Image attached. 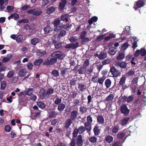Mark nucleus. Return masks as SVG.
<instances>
[{"label": "nucleus", "instance_id": "obj_30", "mask_svg": "<svg viewBox=\"0 0 146 146\" xmlns=\"http://www.w3.org/2000/svg\"><path fill=\"white\" fill-rule=\"evenodd\" d=\"M125 54L123 52H120L119 55L117 56L116 59L117 60H120L123 59L125 57Z\"/></svg>", "mask_w": 146, "mask_h": 146}, {"label": "nucleus", "instance_id": "obj_41", "mask_svg": "<svg viewBox=\"0 0 146 146\" xmlns=\"http://www.w3.org/2000/svg\"><path fill=\"white\" fill-rule=\"evenodd\" d=\"M60 20L59 18H57L54 21L53 24L54 27L59 26L60 25Z\"/></svg>", "mask_w": 146, "mask_h": 146}, {"label": "nucleus", "instance_id": "obj_39", "mask_svg": "<svg viewBox=\"0 0 146 146\" xmlns=\"http://www.w3.org/2000/svg\"><path fill=\"white\" fill-rule=\"evenodd\" d=\"M114 96L112 94H110L106 99V101L108 102L111 101L113 99Z\"/></svg>", "mask_w": 146, "mask_h": 146}, {"label": "nucleus", "instance_id": "obj_24", "mask_svg": "<svg viewBox=\"0 0 146 146\" xmlns=\"http://www.w3.org/2000/svg\"><path fill=\"white\" fill-rule=\"evenodd\" d=\"M36 104L42 110L45 109L46 107L45 104L42 101H39L37 102Z\"/></svg>", "mask_w": 146, "mask_h": 146}, {"label": "nucleus", "instance_id": "obj_52", "mask_svg": "<svg viewBox=\"0 0 146 146\" xmlns=\"http://www.w3.org/2000/svg\"><path fill=\"white\" fill-rule=\"evenodd\" d=\"M54 44L55 48L57 49H59L62 46V42H59Z\"/></svg>", "mask_w": 146, "mask_h": 146}, {"label": "nucleus", "instance_id": "obj_1", "mask_svg": "<svg viewBox=\"0 0 146 146\" xmlns=\"http://www.w3.org/2000/svg\"><path fill=\"white\" fill-rule=\"evenodd\" d=\"M145 103L146 101L145 100H140L139 99H137L134 101L133 103L134 108L135 110H138L145 106Z\"/></svg>", "mask_w": 146, "mask_h": 146}, {"label": "nucleus", "instance_id": "obj_49", "mask_svg": "<svg viewBox=\"0 0 146 146\" xmlns=\"http://www.w3.org/2000/svg\"><path fill=\"white\" fill-rule=\"evenodd\" d=\"M72 25L71 24L67 23L66 24H64L62 25V29H67L69 28H70Z\"/></svg>", "mask_w": 146, "mask_h": 146}, {"label": "nucleus", "instance_id": "obj_59", "mask_svg": "<svg viewBox=\"0 0 146 146\" xmlns=\"http://www.w3.org/2000/svg\"><path fill=\"white\" fill-rule=\"evenodd\" d=\"M14 73L13 70L9 71L7 74V76L9 78L13 77L14 75Z\"/></svg>", "mask_w": 146, "mask_h": 146}, {"label": "nucleus", "instance_id": "obj_18", "mask_svg": "<svg viewBox=\"0 0 146 146\" xmlns=\"http://www.w3.org/2000/svg\"><path fill=\"white\" fill-rule=\"evenodd\" d=\"M56 7L54 6H51L48 8L46 11V13L48 15L56 11Z\"/></svg>", "mask_w": 146, "mask_h": 146}, {"label": "nucleus", "instance_id": "obj_7", "mask_svg": "<svg viewBox=\"0 0 146 146\" xmlns=\"http://www.w3.org/2000/svg\"><path fill=\"white\" fill-rule=\"evenodd\" d=\"M130 131L129 130H125L123 132L118 133L117 135V137L118 139H121L124 136L127 137L128 136L130 135Z\"/></svg>", "mask_w": 146, "mask_h": 146}, {"label": "nucleus", "instance_id": "obj_58", "mask_svg": "<svg viewBox=\"0 0 146 146\" xmlns=\"http://www.w3.org/2000/svg\"><path fill=\"white\" fill-rule=\"evenodd\" d=\"M29 22V20L27 19H23L20 20L18 22L19 23H27Z\"/></svg>", "mask_w": 146, "mask_h": 146}, {"label": "nucleus", "instance_id": "obj_37", "mask_svg": "<svg viewBox=\"0 0 146 146\" xmlns=\"http://www.w3.org/2000/svg\"><path fill=\"white\" fill-rule=\"evenodd\" d=\"M118 65L122 68H125L127 67V63L125 62H119L118 64Z\"/></svg>", "mask_w": 146, "mask_h": 146}, {"label": "nucleus", "instance_id": "obj_46", "mask_svg": "<svg viewBox=\"0 0 146 146\" xmlns=\"http://www.w3.org/2000/svg\"><path fill=\"white\" fill-rule=\"evenodd\" d=\"M86 129L85 127L83 126H81L78 129V132L80 134L84 132Z\"/></svg>", "mask_w": 146, "mask_h": 146}, {"label": "nucleus", "instance_id": "obj_40", "mask_svg": "<svg viewBox=\"0 0 146 146\" xmlns=\"http://www.w3.org/2000/svg\"><path fill=\"white\" fill-rule=\"evenodd\" d=\"M79 43L78 42H76L75 43H72L70 44L71 48L72 49H74L77 48L79 46Z\"/></svg>", "mask_w": 146, "mask_h": 146}, {"label": "nucleus", "instance_id": "obj_21", "mask_svg": "<svg viewBox=\"0 0 146 146\" xmlns=\"http://www.w3.org/2000/svg\"><path fill=\"white\" fill-rule=\"evenodd\" d=\"M40 40L39 38L35 37L31 40V43L33 45H35L37 44L40 42Z\"/></svg>", "mask_w": 146, "mask_h": 146}, {"label": "nucleus", "instance_id": "obj_9", "mask_svg": "<svg viewBox=\"0 0 146 146\" xmlns=\"http://www.w3.org/2000/svg\"><path fill=\"white\" fill-rule=\"evenodd\" d=\"M121 113H123L124 115H127L129 112V110L127 108V106L125 104L122 105L120 108Z\"/></svg>", "mask_w": 146, "mask_h": 146}, {"label": "nucleus", "instance_id": "obj_25", "mask_svg": "<svg viewBox=\"0 0 146 146\" xmlns=\"http://www.w3.org/2000/svg\"><path fill=\"white\" fill-rule=\"evenodd\" d=\"M133 39L134 41L132 43V45L131 47L132 48L135 49L138 46L137 44V42L138 40L136 37H133Z\"/></svg>", "mask_w": 146, "mask_h": 146}, {"label": "nucleus", "instance_id": "obj_29", "mask_svg": "<svg viewBox=\"0 0 146 146\" xmlns=\"http://www.w3.org/2000/svg\"><path fill=\"white\" fill-rule=\"evenodd\" d=\"M98 58L100 59H103L106 58L107 54L106 53L101 52L98 55Z\"/></svg>", "mask_w": 146, "mask_h": 146}, {"label": "nucleus", "instance_id": "obj_43", "mask_svg": "<svg viewBox=\"0 0 146 146\" xmlns=\"http://www.w3.org/2000/svg\"><path fill=\"white\" fill-rule=\"evenodd\" d=\"M87 109L86 106H81L80 108V111L82 114L85 113L87 111Z\"/></svg>", "mask_w": 146, "mask_h": 146}, {"label": "nucleus", "instance_id": "obj_62", "mask_svg": "<svg viewBox=\"0 0 146 146\" xmlns=\"http://www.w3.org/2000/svg\"><path fill=\"white\" fill-rule=\"evenodd\" d=\"M135 74V72L134 71L131 70L129 72H128L127 74L129 76H132Z\"/></svg>", "mask_w": 146, "mask_h": 146}, {"label": "nucleus", "instance_id": "obj_16", "mask_svg": "<svg viewBox=\"0 0 146 146\" xmlns=\"http://www.w3.org/2000/svg\"><path fill=\"white\" fill-rule=\"evenodd\" d=\"M68 69L67 68L63 67L60 68H59V70L60 71V73L63 77H65V75L68 74V72L67 71Z\"/></svg>", "mask_w": 146, "mask_h": 146}, {"label": "nucleus", "instance_id": "obj_2", "mask_svg": "<svg viewBox=\"0 0 146 146\" xmlns=\"http://www.w3.org/2000/svg\"><path fill=\"white\" fill-rule=\"evenodd\" d=\"M72 70L75 73H77L78 72L79 74H83L85 73L86 68L77 64L75 67Z\"/></svg>", "mask_w": 146, "mask_h": 146}, {"label": "nucleus", "instance_id": "obj_35", "mask_svg": "<svg viewBox=\"0 0 146 146\" xmlns=\"http://www.w3.org/2000/svg\"><path fill=\"white\" fill-rule=\"evenodd\" d=\"M51 74L53 75V77H54L55 78H56L57 79V77L59 76V73L58 71L56 70H54L52 71L51 72Z\"/></svg>", "mask_w": 146, "mask_h": 146}, {"label": "nucleus", "instance_id": "obj_10", "mask_svg": "<svg viewBox=\"0 0 146 146\" xmlns=\"http://www.w3.org/2000/svg\"><path fill=\"white\" fill-rule=\"evenodd\" d=\"M44 33L51 35L53 34V30L49 26L47 25L44 29Z\"/></svg>", "mask_w": 146, "mask_h": 146}, {"label": "nucleus", "instance_id": "obj_56", "mask_svg": "<svg viewBox=\"0 0 146 146\" xmlns=\"http://www.w3.org/2000/svg\"><path fill=\"white\" fill-rule=\"evenodd\" d=\"M62 102V99L61 98H59L58 97L56 99L54 102V103L56 105H58L60 103Z\"/></svg>", "mask_w": 146, "mask_h": 146}, {"label": "nucleus", "instance_id": "obj_64", "mask_svg": "<svg viewBox=\"0 0 146 146\" xmlns=\"http://www.w3.org/2000/svg\"><path fill=\"white\" fill-rule=\"evenodd\" d=\"M94 132L95 135H97L99 134L100 133V130L98 129V127H95L94 129Z\"/></svg>", "mask_w": 146, "mask_h": 146}, {"label": "nucleus", "instance_id": "obj_32", "mask_svg": "<svg viewBox=\"0 0 146 146\" xmlns=\"http://www.w3.org/2000/svg\"><path fill=\"white\" fill-rule=\"evenodd\" d=\"M42 11L40 9L36 10L35 9L33 12V15L35 16H39L42 13Z\"/></svg>", "mask_w": 146, "mask_h": 146}, {"label": "nucleus", "instance_id": "obj_44", "mask_svg": "<svg viewBox=\"0 0 146 146\" xmlns=\"http://www.w3.org/2000/svg\"><path fill=\"white\" fill-rule=\"evenodd\" d=\"M66 34V31L64 30H62L60 31L58 35L60 38H62Z\"/></svg>", "mask_w": 146, "mask_h": 146}, {"label": "nucleus", "instance_id": "obj_28", "mask_svg": "<svg viewBox=\"0 0 146 146\" xmlns=\"http://www.w3.org/2000/svg\"><path fill=\"white\" fill-rule=\"evenodd\" d=\"M113 137L110 135H108L105 137V139L106 142L108 143H111L113 140Z\"/></svg>", "mask_w": 146, "mask_h": 146}, {"label": "nucleus", "instance_id": "obj_5", "mask_svg": "<svg viewBox=\"0 0 146 146\" xmlns=\"http://www.w3.org/2000/svg\"><path fill=\"white\" fill-rule=\"evenodd\" d=\"M39 97L40 99L43 100L44 99H47L48 98L47 94L46 91L43 88H41L39 92Z\"/></svg>", "mask_w": 146, "mask_h": 146}, {"label": "nucleus", "instance_id": "obj_4", "mask_svg": "<svg viewBox=\"0 0 146 146\" xmlns=\"http://www.w3.org/2000/svg\"><path fill=\"white\" fill-rule=\"evenodd\" d=\"M57 61V59L54 57H52L51 58H50L48 57L46 61H45L43 64L44 65H52L54 64Z\"/></svg>", "mask_w": 146, "mask_h": 146}, {"label": "nucleus", "instance_id": "obj_12", "mask_svg": "<svg viewBox=\"0 0 146 146\" xmlns=\"http://www.w3.org/2000/svg\"><path fill=\"white\" fill-rule=\"evenodd\" d=\"M51 39L52 41V43L55 44L60 40V38L58 35L55 34L52 36Z\"/></svg>", "mask_w": 146, "mask_h": 146}, {"label": "nucleus", "instance_id": "obj_61", "mask_svg": "<svg viewBox=\"0 0 146 146\" xmlns=\"http://www.w3.org/2000/svg\"><path fill=\"white\" fill-rule=\"evenodd\" d=\"M89 64V60L87 59L84 62L83 67L86 68Z\"/></svg>", "mask_w": 146, "mask_h": 146}, {"label": "nucleus", "instance_id": "obj_11", "mask_svg": "<svg viewBox=\"0 0 146 146\" xmlns=\"http://www.w3.org/2000/svg\"><path fill=\"white\" fill-rule=\"evenodd\" d=\"M85 84L79 83L78 84V88L79 91L81 92H84L86 90L87 87Z\"/></svg>", "mask_w": 146, "mask_h": 146}, {"label": "nucleus", "instance_id": "obj_57", "mask_svg": "<svg viewBox=\"0 0 146 146\" xmlns=\"http://www.w3.org/2000/svg\"><path fill=\"white\" fill-rule=\"evenodd\" d=\"M77 80H76L74 79H72L70 80V85L71 86H74L76 84Z\"/></svg>", "mask_w": 146, "mask_h": 146}, {"label": "nucleus", "instance_id": "obj_26", "mask_svg": "<svg viewBox=\"0 0 146 146\" xmlns=\"http://www.w3.org/2000/svg\"><path fill=\"white\" fill-rule=\"evenodd\" d=\"M43 62V60L42 59L40 58L37 59L33 63V64L35 66H38L41 64Z\"/></svg>", "mask_w": 146, "mask_h": 146}, {"label": "nucleus", "instance_id": "obj_36", "mask_svg": "<svg viewBox=\"0 0 146 146\" xmlns=\"http://www.w3.org/2000/svg\"><path fill=\"white\" fill-rule=\"evenodd\" d=\"M111 80L109 79H106L105 82V84L106 88H109L111 86Z\"/></svg>", "mask_w": 146, "mask_h": 146}, {"label": "nucleus", "instance_id": "obj_63", "mask_svg": "<svg viewBox=\"0 0 146 146\" xmlns=\"http://www.w3.org/2000/svg\"><path fill=\"white\" fill-rule=\"evenodd\" d=\"M98 79L97 76H94L92 78V81L94 83H96L98 82Z\"/></svg>", "mask_w": 146, "mask_h": 146}, {"label": "nucleus", "instance_id": "obj_34", "mask_svg": "<svg viewBox=\"0 0 146 146\" xmlns=\"http://www.w3.org/2000/svg\"><path fill=\"white\" fill-rule=\"evenodd\" d=\"M126 78L125 77L123 76L121 78L119 83V85L120 86L124 85L125 84Z\"/></svg>", "mask_w": 146, "mask_h": 146}, {"label": "nucleus", "instance_id": "obj_50", "mask_svg": "<svg viewBox=\"0 0 146 146\" xmlns=\"http://www.w3.org/2000/svg\"><path fill=\"white\" fill-rule=\"evenodd\" d=\"M6 86V83L4 81H3L1 82V90H3Z\"/></svg>", "mask_w": 146, "mask_h": 146}, {"label": "nucleus", "instance_id": "obj_53", "mask_svg": "<svg viewBox=\"0 0 146 146\" xmlns=\"http://www.w3.org/2000/svg\"><path fill=\"white\" fill-rule=\"evenodd\" d=\"M104 35H102L97 37L96 40L97 42H99L104 39Z\"/></svg>", "mask_w": 146, "mask_h": 146}, {"label": "nucleus", "instance_id": "obj_31", "mask_svg": "<svg viewBox=\"0 0 146 146\" xmlns=\"http://www.w3.org/2000/svg\"><path fill=\"white\" fill-rule=\"evenodd\" d=\"M33 88H29L27 89L25 92V94L26 95L31 96L33 94Z\"/></svg>", "mask_w": 146, "mask_h": 146}, {"label": "nucleus", "instance_id": "obj_19", "mask_svg": "<svg viewBox=\"0 0 146 146\" xmlns=\"http://www.w3.org/2000/svg\"><path fill=\"white\" fill-rule=\"evenodd\" d=\"M70 17L69 15L68 14H65L62 15L60 17V19L63 21H65L66 22L68 21V19Z\"/></svg>", "mask_w": 146, "mask_h": 146}, {"label": "nucleus", "instance_id": "obj_17", "mask_svg": "<svg viewBox=\"0 0 146 146\" xmlns=\"http://www.w3.org/2000/svg\"><path fill=\"white\" fill-rule=\"evenodd\" d=\"M49 117L50 118H55L58 115L54 110H50L48 113Z\"/></svg>", "mask_w": 146, "mask_h": 146}, {"label": "nucleus", "instance_id": "obj_27", "mask_svg": "<svg viewBox=\"0 0 146 146\" xmlns=\"http://www.w3.org/2000/svg\"><path fill=\"white\" fill-rule=\"evenodd\" d=\"M58 110L60 111H62L65 108V105L63 103H60L58 105Z\"/></svg>", "mask_w": 146, "mask_h": 146}, {"label": "nucleus", "instance_id": "obj_15", "mask_svg": "<svg viewBox=\"0 0 146 146\" xmlns=\"http://www.w3.org/2000/svg\"><path fill=\"white\" fill-rule=\"evenodd\" d=\"M78 109L77 108L72 111L70 113L71 119H76L78 115Z\"/></svg>", "mask_w": 146, "mask_h": 146}, {"label": "nucleus", "instance_id": "obj_38", "mask_svg": "<svg viewBox=\"0 0 146 146\" xmlns=\"http://www.w3.org/2000/svg\"><path fill=\"white\" fill-rule=\"evenodd\" d=\"M46 91L47 94L48 98L52 94L54 93V90L52 88H48Z\"/></svg>", "mask_w": 146, "mask_h": 146}, {"label": "nucleus", "instance_id": "obj_45", "mask_svg": "<svg viewBox=\"0 0 146 146\" xmlns=\"http://www.w3.org/2000/svg\"><path fill=\"white\" fill-rule=\"evenodd\" d=\"M140 51V53L141 56H144L146 54V51L145 48H141Z\"/></svg>", "mask_w": 146, "mask_h": 146}, {"label": "nucleus", "instance_id": "obj_51", "mask_svg": "<svg viewBox=\"0 0 146 146\" xmlns=\"http://www.w3.org/2000/svg\"><path fill=\"white\" fill-rule=\"evenodd\" d=\"M72 123V121L71 119H68L65 123V127L67 128Z\"/></svg>", "mask_w": 146, "mask_h": 146}, {"label": "nucleus", "instance_id": "obj_22", "mask_svg": "<svg viewBox=\"0 0 146 146\" xmlns=\"http://www.w3.org/2000/svg\"><path fill=\"white\" fill-rule=\"evenodd\" d=\"M77 140V144L78 146H81L82 145L83 142L82 141V138L80 135H79L78 136Z\"/></svg>", "mask_w": 146, "mask_h": 146}, {"label": "nucleus", "instance_id": "obj_55", "mask_svg": "<svg viewBox=\"0 0 146 146\" xmlns=\"http://www.w3.org/2000/svg\"><path fill=\"white\" fill-rule=\"evenodd\" d=\"M89 140L92 143H94L96 142L97 138L94 136L91 137L89 139Z\"/></svg>", "mask_w": 146, "mask_h": 146}, {"label": "nucleus", "instance_id": "obj_6", "mask_svg": "<svg viewBox=\"0 0 146 146\" xmlns=\"http://www.w3.org/2000/svg\"><path fill=\"white\" fill-rule=\"evenodd\" d=\"M110 72L111 73L112 75V76L113 77H117L120 74L119 71L116 70L113 66H112L111 67Z\"/></svg>", "mask_w": 146, "mask_h": 146}, {"label": "nucleus", "instance_id": "obj_23", "mask_svg": "<svg viewBox=\"0 0 146 146\" xmlns=\"http://www.w3.org/2000/svg\"><path fill=\"white\" fill-rule=\"evenodd\" d=\"M27 71L25 68L21 69L19 71V75L20 76L23 77L25 76Z\"/></svg>", "mask_w": 146, "mask_h": 146}, {"label": "nucleus", "instance_id": "obj_48", "mask_svg": "<svg viewBox=\"0 0 146 146\" xmlns=\"http://www.w3.org/2000/svg\"><path fill=\"white\" fill-rule=\"evenodd\" d=\"M82 40L81 41V44H84L90 41V39L88 37H84L83 38H81Z\"/></svg>", "mask_w": 146, "mask_h": 146}, {"label": "nucleus", "instance_id": "obj_13", "mask_svg": "<svg viewBox=\"0 0 146 146\" xmlns=\"http://www.w3.org/2000/svg\"><path fill=\"white\" fill-rule=\"evenodd\" d=\"M116 48L115 46L111 47L109 48L108 51V53L111 55H114L116 53Z\"/></svg>", "mask_w": 146, "mask_h": 146}, {"label": "nucleus", "instance_id": "obj_33", "mask_svg": "<svg viewBox=\"0 0 146 146\" xmlns=\"http://www.w3.org/2000/svg\"><path fill=\"white\" fill-rule=\"evenodd\" d=\"M23 36L22 35H20L16 36V40L17 43H19L22 42Z\"/></svg>", "mask_w": 146, "mask_h": 146}, {"label": "nucleus", "instance_id": "obj_60", "mask_svg": "<svg viewBox=\"0 0 146 146\" xmlns=\"http://www.w3.org/2000/svg\"><path fill=\"white\" fill-rule=\"evenodd\" d=\"M137 87L135 85H133L131 88V92L132 94H135L136 92Z\"/></svg>", "mask_w": 146, "mask_h": 146}, {"label": "nucleus", "instance_id": "obj_8", "mask_svg": "<svg viewBox=\"0 0 146 146\" xmlns=\"http://www.w3.org/2000/svg\"><path fill=\"white\" fill-rule=\"evenodd\" d=\"M136 6L133 7V8L135 10H136L138 8H140L144 6L145 2L143 0H138L135 2Z\"/></svg>", "mask_w": 146, "mask_h": 146}, {"label": "nucleus", "instance_id": "obj_14", "mask_svg": "<svg viewBox=\"0 0 146 146\" xmlns=\"http://www.w3.org/2000/svg\"><path fill=\"white\" fill-rule=\"evenodd\" d=\"M67 3L66 0H62L61 2L59 3L58 6L59 9L60 10H63Z\"/></svg>", "mask_w": 146, "mask_h": 146}, {"label": "nucleus", "instance_id": "obj_3", "mask_svg": "<svg viewBox=\"0 0 146 146\" xmlns=\"http://www.w3.org/2000/svg\"><path fill=\"white\" fill-rule=\"evenodd\" d=\"M50 56L52 57H54L56 58L57 59H58L59 60L62 59L64 57L62 52L60 51L53 52L52 53Z\"/></svg>", "mask_w": 146, "mask_h": 146}, {"label": "nucleus", "instance_id": "obj_42", "mask_svg": "<svg viewBox=\"0 0 146 146\" xmlns=\"http://www.w3.org/2000/svg\"><path fill=\"white\" fill-rule=\"evenodd\" d=\"M106 78V77L104 76L99 78L98 79V83L100 85H102L103 82Z\"/></svg>", "mask_w": 146, "mask_h": 146}, {"label": "nucleus", "instance_id": "obj_47", "mask_svg": "<svg viewBox=\"0 0 146 146\" xmlns=\"http://www.w3.org/2000/svg\"><path fill=\"white\" fill-rule=\"evenodd\" d=\"M11 18H13V19L15 20H16L19 18V16L18 14L15 13L14 14H11Z\"/></svg>", "mask_w": 146, "mask_h": 146}, {"label": "nucleus", "instance_id": "obj_54", "mask_svg": "<svg viewBox=\"0 0 146 146\" xmlns=\"http://www.w3.org/2000/svg\"><path fill=\"white\" fill-rule=\"evenodd\" d=\"M134 95H131L127 98L126 101L127 103H129L132 101L134 99Z\"/></svg>", "mask_w": 146, "mask_h": 146}, {"label": "nucleus", "instance_id": "obj_20", "mask_svg": "<svg viewBox=\"0 0 146 146\" xmlns=\"http://www.w3.org/2000/svg\"><path fill=\"white\" fill-rule=\"evenodd\" d=\"M12 57V55L11 54H8L7 55V57H4L2 60V62L3 63H5L9 61L10 59Z\"/></svg>", "mask_w": 146, "mask_h": 146}]
</instances>
